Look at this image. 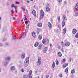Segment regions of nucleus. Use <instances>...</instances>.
I'll return each instance as SVG.
<instances>
[{
	"mask_svg": "<svg viewBox=\"0 0 78 78\" xmlns=\"http://www.w3.org/2000/svg\"><path fill=\"white\" fill-rule=\"evenodd\" d=\"M50 44L51 47V46H52V45L51 44Z\"/></svg>",
	"mask_w": 78,
	"mask_h": 78,
	"instance_id": "63",
	"label": "nucleus"
},
{
	"mask_svg": "<svg viewBox=\"0 0 78 78\" xmlns=\"http://www.w3.org/2000/svg\"><path fill=\"white\" fill-rule=\"evenodd\" d=\"M75 69H73V70H72L71 71V73L73 74V73H74L75 72Z\"/></svg>",
	"mask_w": 78,
	"mask_h": 78,
	"instance_id": "17",
	"label": "nucleus"
},
{
	"mask_svg": "<svg viewBox=\"0 0 78 78\" xmlns=\"http://www.w3.org/2000/svg\"><path fill=\"white\" fill-rule=\"evenodd\" d=\"M42 25L41 23H39L37 24V26L39 27H42Z\"/></svg>",
	"mask_w": 78,
	"mask_h": 78,
	"instance_id": "24",
	"label": "nucleus"
},
{
	"mask_svg": "<svg viewBox=\"0 0 78 78\" xmlns=\"http://www.w3.org/2000/svg\"><path fill=\"white\" fill-rule=\"evenodd\" d=\"M11 12L12 14H14V12L13 11V10H12L11 11Z\"/></svg>",
	"mask_w": 78,
	"mask_h": 78,
	"instance_id": "45",
	"label": "nucleus"
},
{
	"mask_svg": "<svg viewBox=\"0 0 78 78\" xmlns=\"http://www.w3.org/2000/svg\"><path fill=\"white\" fill-rule=\"evenodd\" d=\"M42 48V45L39 44V46L37 47V48L38 49V50H41Z\"/></svg>",
	"mask_w": 78,
	"mask_h": 78,
	"instance_id": "16",
	"label": "nucleus"
},
{
	"mask_svg": "<svg viewBox=\"0 0 78 78\" xmlns=\"http://www.w3.org/2000/svg\"><path fill=\"white\" fill-rule=\"evenodd\" d=\"M42 43L44 45H45L46 44V40L44 39L42 41Z\"/></svg>",
	"mask_w": 78,
	"mask_h": 78,
	"instance_id": "11",
	"label": "nucleus"
},
{
	"mask_svg": "<svg viewBox=\"0 0 78 78\" xmlns=\"http://www.w3.org/2000/svg\"><path fill=\"white\" fill-rule=\"evenodd\" d=\"M21 72H24V71H25V70H24V69H21Z\"/></svg>",
	"mask_w": 78,
	"mask_h": 78,
	"instance_id": "40",
	"label": "nucleus"
},
{
	"mask_svg": "<svg viewBox=\"0 0 78 78\" xmlns=\"http://www.w3.org/2000/svg\"><path fill=\"white\" fill-rule=\"evenodd\" d=\"M11 8L14 7V8L16 9V8H17V6H14V5L12 4V5H11Z\"/></svg>",
	"mask_w": 78,
	"mask_h": 78,
	"instance_id": "18",
	"label": "nucleus"
},
{
	"mask_svg": "<svg viewBox=\"0 0 78 78\" xmlns=\"http://www.w3.org/2000/svg\"><path fill=\"white\" fill-rule=\"evenodd\" d=\"M71 58L69 59V62H71Z\"/></svg>",
	"mask_w": 78,
	"mask_h": 78,
	"instance_id": "61",
	"label": "nucleus"
},
{
	"mask_svg": "<svg viewBox=\"0 0 78 78\" xmlns=\"http://www.w3.org/2000/svg\"><path fill=\"white\" fill-rule=\"evenodd\" d=\"M55 31L56 33H58V31H59V30L58 29L55 30Z\"/></svg>",
	"mask_w": 78,
	"mask_h": 78,
	"instance_id": "29",
	"label": "nucleus"
},
{
	"mask_svg": "<svg viewBox=\"0 0 78 78\" xmlns=\"http://www.w3.org/2000/svg\"><path fill=\"white\" fill-rule=\"evenodd\" d=\"M75 37L76 38H78V32L75 35Z\"/></svg>",
	"mask_w": 78,
	"mask_h": 78,
	"instance_id": "28",
	"label": "nucleus"
},
{
	"mask_svg": "<svg viewBox=\"0 0 78 78\" xmlns=\"http://www.w3.org/2000/svg\"><path fill=\"white\" fill-rule=\"evenodd\" d=\"M10 69L11 70H14L15 69V67L14 66H12L11 67Z\"/></svg>",
	"mask_w": 78,
	"mask_h": 78,
	"instance_id": "21",
	"label": "nucleus"
},
{
	"mask_svg": "<svg viewBox=\"0 0 78 78\" xmlns=\"http://www.w3.org/2000/svg\"><path fill=\"white\" fill-rule=\"evenodd\" d=\"M67 66H68V63H66L63 65V67L65 68V67H66Z\"/></svg>",
	"mask_w": 78,
	"mask_h": 78,
	"instance_id": "26",
	"label": "nucleus"
},
{
	"mask_svg": "<svg viewBox=\"0 0 78 78\" xmlns=\"http://www.w3.org/2000/svg\"><path fill=\"white\" fill-rule=\"evenodd\" d=\"M46 78H48L49 77V75H46Z\"/></svg>",
	"mask_w": 78,
	"mask_h": 78,
	"instance_id": "48",
	"label": "nucleus"
},
{
	"mask_svg": "<svg viewBox=\"0 0 78 78\" xmlns=\"http://www.w3.org/2000/svg\"><path fill=\"white\" fill-rule=\"evenodd\" d=\"M27 3H29L30 2V1H27Z\"/></svg>",
	"mask_w": 78,
	"mask_h": 78,
	"instance_id": "54",
	"label": "nucleus"
},
{
	"mask_svg": "<svg viewBox=\"0 0 78 78\" xmlns=\"http://www.w3.org/2000/svg\"><path fill=\"white\" fill-rule=\"evenodd\" d=\"M66 31H67V29H66V28H64L63 30V33L64 34H66Z\"/></svg>",
	"mask_w": 78,
	"mask_h": 78,
	"instance_id": "8",
	"label": "nucleus"
},
{
	"mask_svg": "<svg viewBox=\"0 0 78 78\" xmlns=\"http://www.w3.org/2000/svg\"><path fill=\"white\" fill-rule=\"evenodd\" d=\"M58 20L59 21V20H60V16L58 17Z\"/></svg>",
	"mask_w": 78,
	"mask_h": 78,
	"instance_id": "38",
	"label": "nucleus"
},
{
	"mask_svg": "<svg viewBox=\"0 0 78 78\" xmlns=\"http://www.w3.org/2000/svg\"><path fill=\"white\" fill-rule=\"evenodd\" d=\"M10 59H11V58L9 57H7L5 58V60L7 61H9L10 60Z\"/></svg>",
	"mask_w": 78,
	"mask_h": 78,
	"instance_id": "10",
	"label": "nucleus"
},
{
	"mask_svg": "<svg viewBox=\"0 0 78 78\" xmlns=\"http://www.w3.org/2000/svg\"><path fill=\"white\" fill-rule=\"evenodd\" d=\"M28 64H29V57H27L25 60L24 66L25 67H27L28 66Z\"/></svg>",
	"mask_w": 78,
	"mask_h": 78,
	"instance_id": "1",
	"label": "nucleus"
},
{
	"mask_svg": "<svg viewBox=\"0 0 78 78\" xmlns=\"http://www.w3.org/2000/svg\"><path fill=\"white\" fill-rule=\"evenodd\" d=\"M25 54H23L21 56V58L22 59H24L25 58Z\"/></svg>",
	"mask_w": 78,
	"mask_h": 78,
	"instance_id": "12",
	"label": "nucleus"
},
{
	"mask_svg": "<svg viewBox=\"0 0 78 78\" xmlns=\"http://www.w3.org/2000/svg\"><path fill=\"white\" fill-rule=\"evenodd\" d=\"M32 36H33V37H35L36 36V33L35 32H33L32 33Z\"/></svg>",
	"mask_w": 78,
	"mask_h": 78,
	"instance_id": "27",
	"label": "nucleus"
},
{
	"mask_svg": "<svg viewBox=\"0 0 78 78\" xmlns=\"http://www.w3.org/2000/svg\"><path fill=\"white\" fill-rule=\"evenodd\" d=\"M40 13L41 14V16H44V11H43V10H41L40 12Z\"/></svg>",
	"mask_w": 78,
	"mask_h": 78,
	"instance_id": "13",
	"label": "nucleus"
},
{
	"mask_svg": "<svg viewBox=\"0 0 78 78\" xmlns=\"http://www.w3.org/2000/svg\"><path fill=\"white\" fill-rule=\"evenodd\" d=\"M75 8L76 9L78 8V3H77L76 4V5L75 7Z\"/></svg>",
	"mask_w": 78,
	"mask_h": 78,
	"instance_id": "30",
	"label": "nucleus"
},
{
	"mask_svg": "<svg viewBox=\"0 0 78 78\" xmlns=\"http://www.w3.org/2000/svg\"><path fill=\"white\" fill-rule=\"evenodd\" d=\"M75 15L76 16H78V13H75Z\"/></svg>",
	"mask_w": 78,
	"mask_h": 78,
	"instance_id": "47",
	"label": "nucleus"
},
{
	"mask_svg": "<svg viewBox=\"0 0 78 78\" xmlns=\"http://www.w3.org/2000/svg\"><path fill=\"white\" fill-rule=\"evenodd\" d=\"M69 70V68H67L65 70V72H68V71Z\"/></svg>",
	"mask_w": 78,
	"mask_h": 78,
	"instance_id": "31",
	"label": "nucleus"
},
{
	"mask_svg": "<svg viewBox=\"0 0 78 78\" xmlns=\"http://www.w3.org/2000/svg\"><path fill=\"white\" fill-rule=\"evenodd\" d=\"M35 74H37V71H36L35 72Z\"/></svg>",
	"mask_w": 78,
	"mask_h": 78,
	"instance_id": "55",
	"label": "nucleus"
},
{
	"mask_svg": "<svg viewBox=\"0 0 78 78\" xmlns=\"http://www.w3.org/2000/svg\"><path fill=\"white\" fill-rule=\"evenodd\" d=\"M58 55L60 57H61V56H62V53H61V52L59 51L58 52Z\"/></svg>",
	"mask_w": 78,
	"mask_h": 78,
	"instance_id": "22",
	"label": "nucleus"
},
{
	"mask_svg": "<svg viewBox=\"0 0 78 78\" xmlns=\"http://www.w3.org/2000/svg\"><path fill=\"white\" fill-rule=\"evenodd\" d=\"M63 20L64 21L66 22L67 21V17L66 16H63Z\"/></svg>",
	"mask_w": 78,
	"mask_h": 78,
	"instance_id": "4",
	"label": "nucleus"
},
{
	"mask_svg": "<svg viewBox=\"0 0 78 78\" xmlns=\"http://www.w3.org/2000/svg\"><path fill=\"white\" fill-rule=\"evenodd\" d=\"M23 78H27V74L24 75H23Z\"/></svg>",
	"mask_w": 78,
	"mask_h": 78,
	"instance_id": "35",
	"label": "nucleus"
},
{
	"mask_svg": "<svg viewBox=\"0 0 78 78\" xmlns=\"http://www.w3.org/2000/svg\"><path fill=\"white\" fill-rule=\"evenodd\" d=\"M65 22H66L64 21H63L62 22V25L63 27H64L65 25Z\"/></svg>",
	"mask_w": 78,
	"mask_h": 78,
	"instance_id": "14",
	"label": "nucleus"
},
{
	"mask_svg": "<svg viewBox=\"0 0 78 78\" xmlns=\"http://www.w3.org/2000/svg\"><path fill=\"white\" fill-rule=\"evenodd\" d=\"M76 29H74L73 31V34H76Z\"/></svg>",
	"mask_w": 78,
	"mask_h": 78,
	"instance_id": "9",
	"label": "nucleus"
},
{
	"mask_svg": "<svg viewBox=\"0 0 78 78\" xmlns=\"http://www.w3.org/2000/svg\"><path fill=\"white\" fill-rule=\"evenodd\" d=\"M32 73V71L31 70H30L29 73V75H31V74Z\"/></svg>",
	"mask_w": 78,
	"mask_h": 78,
	"instance_id": "34",
	"label": "nucleus"
},
{
	"mask_svg": "<svg viewBox=\"0 0 78 78\" xmlns=\"http://www.w3.org/2000/svg\"><path fill=\"white\" fill-rule=\"evenodd\" d=\"M32 14L35 17L36 16V11L35 10H33Z\"/></svg>",
	"mask_w": 78,
	"mask_h": 78,
	"instance_id": "6",
	"label": "nucleus"
},
{
	"mask_svg": "<svg viewBox=\"0 0 78 78\" xmlns=\"http://www.w3.org/2000/svg\"><path fill=\"white\" fill-rule=\"evenodd\" d=\"M29 78H32V76H29Z\"/></svg>",
	"mask_w": 78,
	"mask_h": 78,
	"instance_id": "59",
	"label": "nucleus"
},
{
	"mask_svg": "<svg viewBox=\"0 0 78 78\" xmlns=\"http://www.w3.org/2000/svg\"><path fill=\"white\" fill-rule=\"evenodd\" d=\"M58 2H59V3H61V2H62V0H57Z\"/></svg>",
	"mask_w": 78,
	"mask_h": 78,
	"instance_id": "43",
	"label": "nucleus"
},
{
	"mask_svg": "<svg viewBox=\"0 0 78 78\" xmlns=\"http://www.w3.org/2000/svg\"><path fill=\"white\" fill-rule=\"evenodd\" d=\"M6 40V38H4L3 39V41H5Z\"/></svg>",
	"mask_w": 78,
	"mask_h": 78,
	"instance_id": "42",
	"label": "nucleus"
},
{
	"mask_svg": "<svg viewBox=\"0 0 78 78\" xmlns=\"http://www.w3.org/2000/svg\"><path fill=\"white\" fill-rule=\"evenodd\" d=\"M12 38L13 39H16V37H14V36H13Z\"/></svg>",
	"mask_w": 78,
	"mask_h": 78,
	"instance_id": "39",
	"label": "nucleus"
},
{
	"mask_svg": "<svg viewBox=\"0 0 78 78\" xmlns=\"http://www.w3.org/2000/svg\"><path fill=\"white\" fill-rule=\"evenodd\" d=\"M46 43L47 44H48V43H49V40L48 39L47 40V41H46Z\"/></svg>",
	"mask_w": 78,
	"mask_h": 78,
	"instance_id": "33",
	"label": "nucleus"
},
{
	"mask_svg": "<svg viewBox=\"0 0 78 78\" xmlns=\"http://www.w3.org/2000/svg\"><path fill=\"white\" fill-rule=\"evenodd\" d=\"M46 12H48V11H50V8L49 7H47L46 8Z\"/></svg>",
	"mask_w": 78,
	"mask_h": 78,
	"instance_id": "23",
	"label": "nucleus"
},
{
	"mask_svg": "<svg viewBox=\"0 0 78 78\" xmlns=\"http://www.w3.org/2000/svg\"><path fill=\"white\" fill-rule=\"evenodd\" d=\"M5 45H8V43H5Z\"/></svg>",
	"mask_w": 78,
	"mask_h": 78,
	"instance_id": "57",
	"label": "nucleus"
},
{
	"mask_svg": "<svg viewBox=\"0 0 78 78\" xmlns=\"http://www.w3.org/2000/svg\"><path fill=\"white\" fill-rule=\"evenodd\" d=\"M48 25L49 28H52V26H51V23L48 22Z\"/></svg>",
	"mask_w": 78,
	"mask_h": 78,
	"instance_id": "7",
	"label": "nucleus"
},
{
	"mask_svg": "<svg viewBox=\"0 0 78 78\" xmlns=\"http://www.w3.org/2000/svg\"><path fill=\"white\" fill-rule=\"evenodd\" d=\"M7 64H8V62H5L4 64V66H5L6 65H7Z\"/></svg>",
	"mask_w": 78,
	"mask_h": 78,
	"instance_id": "37",
	"label": "nucleus"
},
{
	"mask_svg": "<svg viewBox=\"0 0 78 78\" xmlns=\"http://www.w3.org/2000/svg\"><path fill=\"white\" fill-rule=\"evenodd\" d=\"M25 24H26V25H27V24H28V21H26L25 22Z\"/></svg>",
	"mask_w": 78,
	"mask_h": 78,
	"instance_id": "49",
	"label": "nucleus"
},
{
	"mask_svg": "<svg viewBox=\"0 0 78 78\" xmlns=\"http://www.w3.org/2000/svg\"><path fill=\"white\" fill-rule=\"evenodd\" d=\"M37 66L41 65V58H39L38 59L37 62Z\"/></svg>",
	"mask_w": 78,
	"mask_h": 78,
	"instance_id": "2",
	"label": "nucleus"
},
{
	"mask_svg": "<svg viewBox=\"0 0 78 78\" xmlns=\"http://www.w3.org/2000/svg\"><path fill=\"white\" fill-rule=\"evenodd\" d=\"M36 78H39V76H38Z\"/></svg>",
	"mask_w": 78,
	"mask_h": 78,
	"instance_id": "64",
	"label": "nucleus"
},
{
	"mask_svg": "<svg viewBox=\"0 0 78 78\" xmlns=\"http://www.w3.org/2000/svg\"><path fill=\"white\" fill-rule=\"evenodd\" d=\"M52 68H55V62H54L52 64Z\"/></svg>",
	"mask_w": 78,
	"mask_h": 78,
	"instance_id": "25",
	"label": "nucleus"
},
{
	"mask_svg": "<svg viewBox=\"0 0 78 78\" xmlns=\"http://www.w3.org/2000/svg\"><path fill=\"white\" fill-rule=\"evenodd\" d=\"M16 4H19V2H16Z\"/></svg>",
	"mask_w": 78,
	"mask_h": 78,
	"instance_id": "51",
	"label": "nucleus"
},
{
	"mask_svg": "<svg viewBox=\"0 0 78 78\" xmlns=\"http://www.w3.org/2000/svg\"><path fill=\"white\" fill-rule=\"evenodd\" d=\"M62 52L64 53V50H63V48H62Z\"/></svg>",
	"mask_w": 78,
	"mask_h": 78,
	"instance_id": "53",
	"label": "nucleus"
},
{
	"mask_svg": "<svg viewBox=\"0 0 78 78\" xmlns=\"http://www.w3.org/2000/svg\"><path fill=\"white\" fill-rule=\"evenodd\" d=\"M56 62L57 65H58V64H59V62H58V60L57 59L56 60Z\"/></svg>",
	"mask_w": 78,
	"mask_h": 78,
	"instance_id": "32",
	"label": "nucleus"
},
{
	"mask_svg": "<svg viewBox=\"0 0 78 78\" xmlns=\"http://www.w3.org/2000/svg\"><path fill=\"white\" fill-rule=\"evenodd\" d=\"M62 61H63V62H65L66 61V59L64 58L62 59Z\"/></svg>",
	"mask_w": 78,
	"mask_h": 78,
	"instance_id": "44",
	"label": "nucleus"
},
{
	"mask_svg": "<svg viewBox=\"0 0 78 78\" xmlns=\"http://www.w3.org/2000/svg\"><path fill=\"white\" fill-rule=\"evenodd\" d=\"M2 45H3V44H2L0 43V47H1V46H2Z\"/></svg>",
	"mask_w": 78,
	"mask_h": 78,
	"instance_id": "56",
	"label": "nucleus"
},
{
	"mask_svg": "<svg viewBox=\"0 0 78 78\" xmlns=\"http://www.w3.org/2000/svg\"><path fill=\"white\" fill-rule=\"evenodd\" d=\"M29 26L27 24H26V28H28Z\"/></svg>",
	"mask_w": 78,
	"mask_h": 78,
	"instance_id": "46",
	"label": "nucleus"
},
{
	"mask_svg": "<svg viewBox=\"0 0 78 78\" xmlns=\"http://www.w3.org/2000/svg\"><path fill=\"white\" fill-rule=\"evenodd\" d=\"M38 38L40 40H41V39H42V35H40L38 36Z\"/></svg>",
	"mask_w": 78,
	"mask_h": 78,
	"instance_id": "19",
	"label": "nucleus"
},
{
	"mask_svg": "<svg viewBox=\"0 0 78 78\" xmlns=\"http://www.w3.org/2000/svg\"><path fill=\"white\" fill-rule=\"evenodd\" d=\"M47 50H48V48H47V47L44 48L43 50V53H45L46 52H47Z\"/></svg>",
	"mask_w": 78,
	"mask_h": 78,
	"instance_id": "3",
	"label": "nucleus"
},
{
	"mask_svg": "<svg viewBox=\"0 0 78 78\" xmlns=\"http://www.w3.org/2000/svg\"><path fill=\"white\" fill-rule=\"evenodd\" d=\"M62 74H60L59 75L60 77H62Z\"/></svg>",
	"mask_w": 78,
	"mask_h": 78,
	"instance_id": "52",
	"label": "nucleus"
},
{
	"mask_svg": "<svg viewBox=\"0 0 78 78\" xmlns=\"http://www.w3.org/2000/svg\"><path fill=\"white\" fill-rule=\"evenodd\" d=\"M34 47H37V46H38V45H39V43L38 42H36V43L34 44Z\"/></svg>",
	"mask_w": 78,
	"mask_h": 78,
	"instance_id": "15",
	"label": "nucleus"
},
{
	"mask_svg": "<svg viewBox=\"0 0 78 78\" xmlns=\"http://www.w3.org/2000/svg\"><path fill=\"white\" fill-rule=\"evenodd\" d=\"M61 44L62 45H63V44H64V42L63 41H62L61 42Z\"/></svg>",
	"mask_w": 78,
	"mask_h": 78,
	"instance_id": "50",
	"label": "nucleus"
},
{
	"mask_svg": "<svg viewBox=\"0 0 78 78\" xmlns=\"http://www.w3.org/2000/svg\"><path fill=\"white\" fill-rule=\"evenodd\" d=\"M65 45L66 47H69L70 45V43L69 42H66Z\"/></svg>",
	"mask_w": 78,
	"mask_h": 78,
	"instance_id": "5",
	"label": "nucleus"
},
{
	"mask_svg": "<svg viewBox=\"0 0 78 78\" xmlns=\"http://www.w3.org/2000/svg\"><path fill=\"white\" fill-rule=\"evenodd\" d=\"M13 20H15V17H13Z\"/></svg>",
	"mask_w": 78,
	"mask_h": 78,
	"instance_id": "62",
	"label": "nucleus"
},
{
	"mask_svg": "<svg viewBox=\"0 0 78 78\" xmlns=\"http://www.w3.org/2000/svg\"><path fill=\"white\" fill-rule=\"evenodd\" d=\"M25 19L24 20H27V17H25Z\"/></svg>",
	"mask_w": 78,
	"mask_h": 78,
	"instance_id": "60",
	"label": "nucleus"
},
{
	"mask_svg": "<svg viewBox=\"0 0 78 78\" xmlns=\"http://www.w3.org/2000/svg\"><path fill=\"white\" fill-rule=\"evenodd\" d=\"M21 9L23 10V12L25 11V8H23V7H22Z\"/></svg>",
	"mask_w": 78,
	"mask_h": 78,
	"instance_id": "36",
	"label": "nucleus"
},
{
	"mask_svg": "<svg viewBox=\"0 0 78 78\" xmlns=\"http://www.w3.org/2000/svg\"><path fill=\"white\" fill-rule=\"evenodd\" d=\"M40 32V29L39 28H37V34H39Z\"/></svg>",
	"mask_w": 78,
	"mask_h": 78,
	"instance_id": "20",
	"label": "nucleus"
},
{
	"mask_svg": "<svg viewBox=\"0 0 78 78\" xmlns=\"http://www.w3.org/2000/svg\"><path fill=\"white\" fill-rule=\"evenodd\" d=\"M44 16H43V15H41V16H40L41 19H42V18H43V17H44Z\"/></svg>",
	"mask_w": 78,
	"mask_h": 78,
	"instance_id": "41",
	"label": "nucleus"
},
{
	"mask_svg": "<svg viewBox=\"0 0 78 78\" xmlns=\"http://www.w3.org/2000/svg\"><path fill=\"white\" fill-rule=\"evenodd\" d=\"M15 11L16 13H17V10H16V9H15Z\"/></svg>",
	"mask_w": 78,
	"mask_h": 78,
	"instance_id": "58",
	"label": "nucleus"
}]
</instances>
